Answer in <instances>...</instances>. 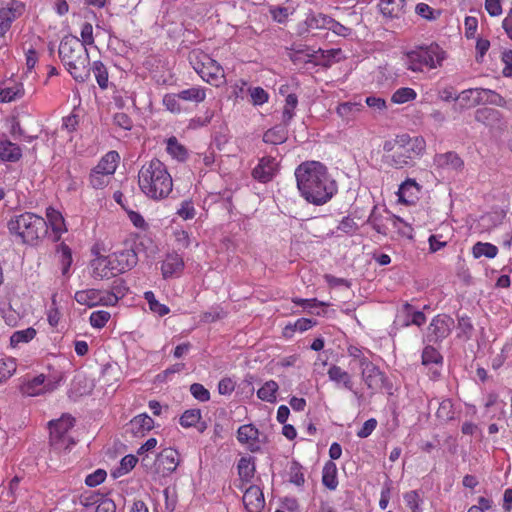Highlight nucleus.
Listing matches in <instances>:
<instances>
[{
  "instance_id": "60",
  "label": "nucleus",
  "mask_w": 512,
  "mask_h": 512,
  "mask_svg": "<svg viewBox=\"0 0 512 512\" xmlns=\"http://www.w3.org/2000/svg\"><path fill=\"white\" fill-rule=\"evenodd\" d=\"M404 500L412 512H419V494L417 491L407 492L404 495Z\"/></svg>"
},
{
  "instance_id": "45",
  "label": "nucleus",
  "mask_w": 512,
  "mask_h": 512,
  "mask_svg": "<svg viewBox=\"0 0 512 512\" xmlns=\"http://www.w3.org/2000/svg\"><path fill=\"white\" fill-rule=\"evenodd\" d=\"M255 472L254 465L247 458H241L238 463V473L241 479L249 481Z\"/></svg>"
},
{
  "instance_id": "58",
  "label": "nucleus",
  "mask_w": 512,
  "mask_h": 512,
  "mask_svg": "<svg viewBox=\"0 0 512 512\" xmlns=\"http://www.w3.org/2000/svg\"><path fill=\"white\" fill-rule=\"evenodd\" d=\"M304 481V475L301 472L298 463L294 462L290 468V482L297 486H301L304 484Z\"/></svg>"
},
{
  "instance_id": "30",
  "label": "nucleus",
  "mask_w": 512,
  "mask_h": 512,
  "mask_svg": "<svg viewBox=\"0 0 512 512\" xmlns=\"http://www.w3.org/2000/svg\"><path fill=\"white\" fill-rule=\"evenodd\" d=\"M24 95V88L21 83H11L0 91V102H11Z\"/></svg>"
},
{
  "instance_id": "20",
  "label": "nucleus",
  "mask_w": 512,
  "mask_h": 512,
  "mask_svg": "<svg viewBox=\"0 0 512 512\" xmlns=\"http://www.w3.org/2000/svg\"><path fill=\"white\" fill-rule=\"evenodd\" d=\"M331 381L337 385H342L345 389L353 391L352 376L340 366L331 365L327 371Z\"/></svg>"
},
{
  "instance_id": "37",
  "label": "nucleus",
  "mask_w": 512,
  "mask_h": 512,
  "mask_svg": "<svg viewBox=\"0 0 512 512\" xmlns=\"http://www.w3.org/2000/svg\"><path fill=\"white\" fill-rule=\"evenodd\" d=\"M47 218L51 224L52 230L56 233L55 241H58L60 233L63 231L64 218L60 212L53 208L47 209Z\"/></svg>"
},
{
  "instance_id": "51",
  "label": "nucleus",
  "mask_w": 512,
  "mask_h": 512,
  "mask_svg": "<svg viewBox=\"0 0 512 512\" xmlns=\"http://www.w3.org/2000/svg\"><path fill=\"white\" fill-rule=\"evenodd\" d=\"M60 251H61L62 273L65 275L68 273L69 268L72 263V253H71V249L63 243L60 245Z\"/></svg>"
},
{
  "instance_id": "27",
  "label": "nucleus",
  "mask_w": 512,
  "mask_h": 512,
  "mask_svg": "<svg viewBox=\"0 0 512 512\" xmlns=\"http://www.w3.org/2000/svg\"><path fill=\"white\" fill-rule=\"evenodd\" d=\"M101 290L98 289H88L77 291L75 293V300L81 304L89 307L97 306L101 303Z\"/></svg>"
},
{
  "instance_id": "9",
  "label": "nucleus",
  "mask_w": 512,
  "mask_h": 512,
  "mask_svg": "<svg viewBox=\"0 0 512 512\" xmlns=\"http://www.w3.org/2000/svg\"><path fill=\"white\" fill-rule=\"evenodd\" d=\"M360 368L362 379L369 389L375 390L382 388L385 376L368 358L360 359Z\"/></svg>"
},
{
  "instance_id": "21",
  "label": "nucleus",
  "mask_w": 512,
  "mask_h": 512,
  "mask_svg": "<svg viewBox=\"0 0 512 512\" xmlns=\"http://www.w3.org/2000/svg\"><path fill=\"white\" fill-rule=\"evenodd\" d=\"M184 268V261L178 254H169L162 263L163 278L172 277L174 274L181 272Z\"/></svg>"
},
{
  "instance_id": "55",
  "label": "nucleus",
  "mask_w": 512,
  "mask_h": 512,
  "mask_svg": "<svg viewBox=\"0 0 512 512\" xmlns=\"http://www.w3.org/2000/svg\"><path fill=\"white\" fill-rule=\"evenodd\" d=\"M110 176L91 171L90 184L95 189H102L109 183Z\"/></svg>"
},
{
  "instance_id": "40",
  "label": "nucleus",
  "mask_w": 512,
  "mask_h": 512,
  "mask_svg": "<svg viewBox=\"0 0 512 512\" xmlns=\"http://www.w3.org/2000/svg\"><path fill=\"white\" fill-rule=\"evenodd\" d=\"M416 96L417 94L412 88L403 87L399 88L393 93L391 100L393 103L403 104L411 100H414Z\"/></svg>"
},
{
  "instance_id": "4",
  "label": "nucleus",
  "mask_w": 512,
  "mask_h": 512,
  "mask_svg": "<svg viewBox=\"0 0 512 512\" xmlns=\"http://www.w3.org/2000/svg\"><path fill=\"white\" fill-rule=\"evenodd\" d=\"M10 234L24 244H34L47 233L48 226L44 218L30 212L13 216L7 223Z\"/></svg>"
},
{
  "instance_id": "43",
  "label": "nucleus",
  "mask_w": 512,
  "mask_h": 512,
  "mask_svg": "<svg viewBox=\"0 0 512 512\" xmlns=\"http://www.w3.org/2000/svg\"><path fill=\"white\" fill-rule=\"evenodd\" d=\"M298 103L297 96L295 94H289L286 97V103L283 110V122L287 125L294 116V109Z\"/></svg>"
},
{
  "instance_id": "64",
  "label": "nucleus",
  "mask_w": 512,
  "mask_h": 512,
  "mask_svg": "<svg viewBox=\"0 0 512 512\" xmlns=\"http://www.w3.org/2000/svg\"><path fill=\"white\" fill-rule=\"evenodd\" d=\"M116 511V505L113 502V500L104 498L101 499L97 506L95 512H115Z\"/></svg>"
},
{
  "instance_id": "33",
  "label": "nucleus",
  "mask_w": 512,
  "mask_h": 512,
  "mask_svg": "<svg viewBox=\"0 0 512 512\" xmlns=\"http://www.w3.org/2000/svg\"><path fill=\"white\" fill-rule=\"evenodd\" d=\"M473 94H476L477 96L475 98H473V101L471 103L472 106H475V105L479 104L481 101H483V97L481 96L482 88L467 89V90L462 91L457 96V101H459V104L462 108H464L468 105V103L471 101Z\"/></svg>"
},
{
  "instance_id": "3",
  "label": "nucleus",
  "mask_w": 512,
  "mask_h": 512,
  "mask_svg": "<svg viewBox=\"0 0 512 512\" xmlns=\"http://www.w3.org/2000/svg\"><path fill=\"white\" fill-rule=\"evenodd\" d=\"M138 185L147 197L159 200L171 193L173 181L165 164L159 159H152L139 170Z\"/></svg>"
},
{
  "instance_id": "28",
  "label": "nucleus",
  "mask_w": 512,
  "mask_h": 512,
  "mask_svg": "<svg viewBox=\"0 0 512 512\" xmlns=\"http://www.w3.org/2000/svg\"><path fill=\"white\" fill-rule=\"evenodd\" d=\"M287 140V129L285 126L277 125L264 133L263 141L265 143L278 145Z\"/></svg>"
},
{
  "instance_id": "25",
  "label": "nucleus",
  "mask_w": 512,
  "mask_h": 512,
  "mask_svg": "<svg viewBox=\"0 0 512 512\" xmlns=\"http://www.w3.org/2000/svg\"><path fill=\"white\" fill-rule=\"evenodd\" d=\"M92 276L95 279H108L110 276L116 275L115 271L110 269L109 257H100L92 261Z\"/></svg>"
},
{
  "instance_id": "54",
  "label": "nucleus",
  "mask_w": 512,
  "mask_h": 512,
  "mask_svg": "<svg viewBox=\"0 0 512 512\" xmlns=\"http://www.w3.org/2000/svg\"><path fill=\"white\" fill-rule=\"evenodd\" d=\"M179 96H178V93L177 94H167L164 96L163 98V104L166 106V108L173 112V113H178L181 111V106H180V103H179Z\"/></svg>"
},
{
  "instance_id": "34",
  "label": "nucleus",
  "mask_w": 512,
  "mask_h": 512,
  "mask_svg": "<svg viewBox=\"0 0 512 512\" xmlns=\"http://www.w3.org/2000/svg\"><path fill=\"white\" fill-rule=\"evenodd\" d=\"M278 384L273 381H267L257 392V396L263 400L270 403H274L276 401V392L278 391Z\"/></svg>"
},
{
  "instance_id": "17",
  "label": "nucleus",
  "mask_w": 512,
  "mask_h": 512,
  "mask_svg": "<svg viewBox=\"0 0 512 512\" xmlns=\"http://www.w3.org/2000/svg\"><path fill=\"white\" fill-rule=\"evenodd\" d=\"M434 163L439 168L455 171L461 170L464 166L463 160L455 152H446L435 155Z\"/></svg>"
},
{
  "instance_id": "5",
  "label": "nucleus",
  "mask_w": 512,
  "mask_h": 512,
  "mask_svg": "<svg viewBox=\"0 0 512 512\" xmlns=\"http://www.w3.org/2000/svg\"><path fill=\"white\" fill-rule=\"evenodd\" d=\"M445 58L444 51L438 44H430L428 46H419L409 51L403 57V63L408 70L413 72H421L424 67L434 69Z\"/></svg>"
},
{
  "instance_id": "1",
  "label": "nucleus",
  "mask_w": 512,
  "mask_h": 512,
  "mask_svg": "<svg viewBox=\"0 0 512 512\" xmlns=\"http://www.w3.org/2000/svg\"><path fill=\"white\" fill-rule=\"evenodd\" d=\"M297 187L301 195L310 203L321 205L332 198L337 186L320 162L307 161L295 170Z\"/></svg>"
},
{
  "instance_id": "32",
  "label": "nucleus",
  "mask_w": 512,
  "mask_h": 512,
  "mask_svg": "<svg viewBox=\"0 0 512 512\" xmlns=\"http://www.w3.org/2000/svg\"><path fill=\"white\" fill-rule=\"evenodd\" d=\"M259 431L252 424L242 425L238 428L237 439L241 443H251L258 440Z\"/></svg>"
},
{
  "instance_id": "29",
  "label": "nucleus",
  "mask_w": 512,
  "mask_h": 512,
  "mask_svg": "<svg viewBox=\"0 0 512 512\" xmlns=\"http://www.w3.org/2000/svg\"><path fill=\"white\" fill-rule=\"evenodd\" d=\"M397 143H404L406 148L413 153L414 158L425 149V140L421 137L410 138L408 135H401L397 137Z\"/></svg>"
},
{
  "instance_id": "57",
  "label": "nucleus",
  "mask_w": 512,
  "mask_h": 512,
  "mask_svg": "<svg viewBox=\"0 0 512 512\" xmlns=\"http://www.w3.org/2000/svg\"><path fill=\"white\" fill-rule=\"evenodd\" d=\"M106 475L107 474L104 470L98 469L94 473L89 474L86 477L85 483L89 487H95V486L101 484L102 482H104V480L106 479Z\"/></svg>"
},
{
  "instance_id": "15",
  "label": "nucleus",
  "mask_w": 512,
  "mask_h": 512,
  "mask_svg": "<svg viewBox=\"0 0 512 512\" xmlns=\"http://www.w3.org/2000/svg\"><path fill=\"white\" fill-rule=\"evenodd\" d=\"M243 504L247 511L259 512L265 505L262 490L256 485L247 488L243 495Z\"/></svg>"
},
{
  "instance_id": "23",
  "label": "nucleus",
  "mask_w": 512,
  "mask_h": 512,
  "mask_svg": "<svg viewBox=\"0 0 512 512\" xmlns=\"http://www.w3.org/2000/svg\"><path fill=\"white\" fill-rule=\"evenodd\" d=\"M22 156L20 147L9 140H0V159L7 162H17Z\"/></svg>"
},
{
  "instance_id": "7",
  "label": "nucleus",
  "mask_w": 512,
  "mask_h": 512,
  "mask_svg": "<svg viewBox=\"0 0 512 512\" xmlns=\"http://www.w3.org/2000/svg\"><path fill=\"white\" fill-rule=\"evenodd\" d=\"M75 419L70 415H63L57 420L49 422V443L56 451L67 450L75 444L73 437L69 435L70 429L74 426Z\"/></svg>"
},
{
  "instance_id": "42",
  "label": "nucleus",
  "mask_w": 512,
  "mask_h": 512,
  "mask_svg": "<svg viewBox=\"0 0 512 512\" xmlns=\"http://www.w3.org/2000/svg\"><path fill=\"white\" fill-rule=\"evenodd\" d=\"M323 485L326 486L330 490H335L338 481L336 478V468L333 463H331V467L325 466L323 470V477H322Z\"/></svg>"
},
{
  "instance_id": "8",
  "label": "nucleus",
  "mask_w": 512,
  "mask_h": 512,
  "mask_svg": "<svg viewBox=\"0 0 512 512\" xmlns=\"http://www.w3.org/2000/svg\"><path fill=\"white\" fill-rule=\"evenodd\" d=\"M108 257L110 260V269L115 271L116 274L124 273L132 269L138 262L137 254L133 249H124Z\"/></svg>"
},
{
  "instance_id": "24",
  "label": "nucleus",
  "mask_w": 512,
  "mask_h": 512,
  "mask_svg": "<svg viewBox=\"0 0 512 512\" xmlns=\"http://www.w3.org/2000/svg\"><path fill=\"white\" fill-rule=\"evenodd\" d=\"M475 120L486 126L494 127L500 122L501 114L496 109L484 107L476 110Z\"/></svg>"
},
{
  "instance_id": "61",
  "label": "nucleus",
  "mask_w": 512,
  "mask_h": 512,
  "mask_svg": "<svg viewBox=\"0 0 512 512\" xmlns=\"http://www.w3.org/2000/svg\"><path fill=\"white\" fill-rule=\"evenodd\" d=\"M114 123L124 130H130L132 128L131 118L123 112H119L114 115Z\"/></svg>"
},
{
  "instance_id": "14",
  "label": "nucleus",
  "mask_w": 512,
  "mask_h": 512,
  "mask_svg": "<svg viewBox=\"0 0 512 512\" xmlns=\"http://www.w3.org/2000/svg\"><path fill=\"white\" fill-rule=\"evenodd\" d=\"M55 388V384L51 381L46 382V378L43 374H40L21 386L23 394L28 396H36L41 393L52 391Z\"/></svg>"
},
{
  "instance_id": "62",
  "label": "nucleus",
  "mask_w": 512,
  "mask_h": 512,
  "mask_svg": "<svg viewBox=\"0 0 512 512\" xmlns=\"http://www.w3.org/2000/svg\"><path fill=\"white\" fill-rule=\"evenodd\" d=\"M138 459L134 455H126L122 458L120 462L119 471L121 474L128 473L131 469H133L137 463Z\"/></svg>"
},
{
  "instance_id": "18",
  "label": "nucleus",
  "mask_w": 512,
  "mask_h": 512,
  "mask_svg": "<svg viewBox=\"0 0 512 512\" xmlns=\"http://www.w3.org/2000/svg\"><path fill=\"white\" fill-rule=\"evenodd\" d=\"M379 7L384 17L400 18L405 13V0H381Z\"/></svg>"
},
{
  "instance_id": "2",
  "label": "nucleus",
  "mask_w": 512,
  "mask_h": 512,
  "mask_svg": "<svg viewBox=\"0 0 512 512\" xmlns=\"http://www.w3.org/2000/svg\"><path fill=\"white\" fill-rule=\"evenodd\" d=\"M59 57L76 82L83 83L90 77V58L87 47L76 36L63 37L58 49Z\"/></svg>"
},
{
  "instance_id": "12",
  "label": "nucleus",
  "mask_w": 512,
  "mask_h": 512,
  "mask_svg": "<svg viewBox=\"0 0 512 512\" xmlns=\"http://www.w3.org/2000/svg\"><path fill=\"white\" fill-rule=\"evenodd\" d=\"M391 149H394V152L386 157L387 163L396 169L410 165L414 159L413 153L406 148L404 143H397V138Z\"/></svg>"
},
{
  "instance_id": "47",
  "label": "nucleus",
  "mask_w": 512,
  "mask_h": 512,
  "mask_svg": "<svg viewBox=\"0 0 512 512\" xmlns=\"http://www.w3.org/2000/svg\"><path fill=\"white\" fill-rule=\"evenodd\" d=\"M315 324H316V322L311 320V319L301 318V319H298L294 323V325H287L284 328V334L285 335H289V332H293L295 330L306 331V330H308L309 328H311Z\"/></svg>"
},
{
  "instance_id": "10",
  "label": "nucleus",
  "mask_w": 512,
  "mask_h": 512,
  "mask_svg": "<svg viewBox=\"0 0 512 512\" xmlns=\"http://www.w3.org/2000/svg\"><path fill=\"white\" fill-rule=\"evenodd\" d=\"M454 325V320L448 315H437L428 327V339L437 342L446 338Z\"/></svg>"
},
{
  "instance_id": "52",
  "label": "nucleus",
  "mask_w": 512,
  "mask_h": 512,
  "mask_svg": "<svg viewBox=\"0 0 512 512\" xmlns=\"http://www.w3.org/2000/svg\"><path fill=\"white\" fill-rule=\"evenodd\" d=\"M458 329L460 330V333L458 334L459 337L464 335L467 339H469L473 331V325L470 321V318L467 316H459Z\"/></svg>"
},
{
  "instance_id": "50",
  "label": "nucleus",
  "mask_w": 512,
  "mask_h": 512,
  "mask_svg": "<svg viewBox=\"0 0 512 512\" xmlns=\"http://www.w3.org/2000/svg\"><path fill=\"white\" fill-rule=\"evenodd\" d=\"M482 94L486 95V99L484 101L489 104L499 107H504L506 105L505 99L493 90L482 88Z\"/></svg>"
},
{
  "instance_id": "11",
  "label": "nucleus",
  "mask_w": 512,
  "mask_h": 512,
  "mask_svg": "<svg viewBox=\"0 0 512 512\" xmlns=\"http://www.w3.org/2000/svg\"><path fill=\"white\" fill-rule=\"evenodd\" d=\"M24 4L19 1H10L6 7L0 8V37L3 36L11 26V23L22 15Z\"/></svg>"
},
{
  "instance_id": "35",
  "label": "nucleus",
  "mask_w": 512,
  "mask_h": 512,
  "mask_svg": "<svg viewBox=\"0 0 512 512\" xmlns=\"http://www.w3.org/2000/svg\"><path fill=\"white\" fill-rule=\"evenodd\" d=\"M167 152L179 161H184L188 155L187 149L174 136L167 140Z\"/></svg>"
},
{
  "instance_id": "39",
  "label": "nucleus",
  "mask_w": 512,
  "mask_h": 512,
  "mask_svg": "<svg viewBox=\"0 0 512 512\" xmlns=\"http://www.w3.org/2000/svg\"><path fill=\"white\" fill-rule=\"evenodd\" d=\"M36 335V330L32 327L27 328L25 330H19L12 334L10 337V343L13 347L17 346L19 343H26L32 340Z\"/></svg>"
},
{
  "instance_id": "36",
  "label": "nucleus",
  "mask_w": 512,
  "mask_h": 512,
  "mask_svg": "<svg viewBox=\"0 0 512 512\" xmlns=\"http://www.w3.org/2000/svg\"><path fill=\"white\" fill-rule=\"evenodd\" d=\"M472 253L475 258L482 256L494 258L498 253V248L491 243L477 242L472 248Z\"/></svg>"
},
{
  "instance_id": "56",
  "label": "nucleus",
  "mask_w": 512,
  "mask_h": 512,
  "mask_svg": "<svg viewBox=\"0 0 512 512\" xmlns=\"http://www.w3.org/2000/svg\"><path fill=\"white\" fill-rule=\"evenodd\" d=\"M190 392L199 401L205 402L210 398L209 391L199 383H194L190 386Z\"/></svg>"
},
{
  "instance_id": "22",
  "label": "nucleus",
  "mask_w": 512,
  "mask_h": 512,
  "mask_svg": "<svg viewBox=\"0 0 512 512\" xmlns=\"http://www.w3.org/2000/svg\"><path fill=\"white\" fill-rule=\"evenodd\" d=\"M118 159V153L116 151H110L99 161L93 171L111 176L117 168Z\"/></svg>"
},
{
  "instance_id": "6",
  "label": "nucleus",
  "mask_w": 512,
  "mask_h": 512,
  "mask_svg": "<svg viewBox=\"0 0 512 512\" xmlns=\"http://www.w3.org/2000/svg\"><path fill=\"white\" fill-rule=\"evenodd\" d=\"M189 62L204 81L216 87L225 83L223 68L206 53L199 50L191 51Z\"/></svg>"
},
{
  "instance_id": "38",
  "label": "nucleus",
  "mask_w": 512,
  "mask_h": 512,
  "mask_svg": "<svg viewBox=\"0 0 512 512\" xmlns=\"http://www.w3.org/2000/svg\"><path fill=\"white\" fill-rule=\"evenodd\" d=\"M178 96L181 100L199 103V102H202L205 100L206 93H205V90L202 88L192 87V88L180 91L178 93Z\"/></svg>"
},
{
  "instance_id": "16",
  "label": "nucleus",
  "mask_w": 512,
  "mask_h": 512,
  "mask_svg": "<svg viewBox=\"0 0 512 512\" xmlns=\"http://www.w3.org/2000/svg\"><path fill=\"white\" fill-rule=\"evenodd\" d=\"M179 455L175 449L165 448L156 458V464L163 473H172L179 464Z\"/></svg>"
},
{
  "instance_id": "19",
  "label": "nucleus",
  "mask_w": 512,
  "mask_h": 512,
  "mask_svg": "<svg viewBox=\"0 0 512 512\" xmlns=\"http://www.w3.org/2000/svg\"><path fill=\"white\" fill-rule=\"evenodd\" d=\"M364 109L360 102L347 101L340 103L336 108L338 116L346 123L355 120L356 116Z\"/></svg>"
},
{
  "instance_id": "53",
  "label": "nucleus",
  "mask_w": 512,
  "mask_h": 512,
  "mask_svg": "<svg viewBox=\"0 0 512 512\" xmlns=\"http://www.w3.org/2000/svg\"><path fill=\"white\" fill-rule=\"evenodd\" d=\"M251 101L254 105H262L268 100L267 92L261 87L249 89Z\"/></svg>"
},
{
  "instance_id": "46",
  "label": "nucleus",
  "mask_w": 512,
  "mask_h": 512,
  "mask_svg": "<svg viewBox=\"0 0 512 512\" xmlns=\"http://www.w3.org/2000/svg\"><path fill=\"white\" fill-rule=\"evenodd\" d=\"M14 359H0V382L10 378L16 371Z\"/></svg>"
},
{
  "instance_id": "26",
  "label": "nucleus",
  "mask_w": 512,
  "mask_h": 512,
  "mask_svg": "<svg viewBox=\"0 0 512 512\" xmlns=\"http://www.w3.org/2000/svg\"><path fill=\"white\" fill-rule=\"evenodd\" d=\"M154 421L147 414H140L134 417L129 423V429L134 435H143L144 432L153 428Z\"/></svg>"
},
{
  "instance_id": "49",
  "label": "nucleus",
  "mask_w": 512,
  "mask_h": 512,
  "mask_svg": "<svg viewBox=\"0 0 512 512\" xmlns=\"http://www.w3.org/2000/svg\"><path fill=\"white\" fill-rule=\"evenodd\" d=\"M110 319V313L107 311H95L90 316V323L95 328H102Z\"/></svg>"
},
{
  "instance_id": "59",
  "label": "nucleus",
  "mask_w": 512,
  "mask_h": 512,
  "mask_svg": "<svg viewBox=\"0 0 512 512\" xmlns=\"http://www.w3.org/2000/svg\"><path fill=\"white\" fill-rule=\"evenodd\" d=\"M81 37H82V40H80V41H81V43L85 44V47L87 45H92L94 43L93 27H92V25L90 23L85 22L82 25Z\"/></svg>"
},
{
  "instance_id": "31",
  "label": "nucleus",
  "mask_w": 512,
  "mask_h": 512,
  "mask_svg": "<svg viewBox=\"0 0 512 512\" xmlns=\"http://www.w3.org/2000/svg\"><path fill=\"white\" fill-rule=\"evenodd\" d=\"M91 71L93 72L99 87L103 90L107 89L109 85V75L105 65L101 61H94L92 66H90V72Z\"/></svg>"
},
{
  "instance_id": "44",
  "label": "nucleus",
  "mask_w": 512,
  "mask_h": 512,
  "mask_svg": "<svg viewBox=\"0 0 512 512\" xmlns=\"http://www.w3.org/2000/svg\"><path fill=\"white\" fill-rule=\"evenodd\" d=\"M329 23H332V18L324 14L312 15L306 20L307 26L311 29L328 28Z\"/></svg>"
},
{
  "instance_id": "41",
  "label": "nucleus",
  "mask_w": 512,
  "mask_h": 512,
  "mask_svg": "<svg viewBox=\"0 0 512 512\" xmlns=\"http://www.w3.org/2000/svg\"><path fill=\"white\" fill-rule=\"evenodd\" d=\"M201 419L200 409L186 410L180 417V424L185 428L196 426Z\"/></svg>"
},
{
  "instance_id": "48",
  "label": "nucleus",
  "mask_w": 512,
  "mask_h": 512,
  "mask_svg": "<svg viewBox=\"0 0 512 512\" xmlns=\"http://www.w3.org/2000/svg\"><path fill=\"white\" fill-rule=\"evenodd\" d=\"M442 360L440 353L433 347L427 346L422 353V363L428 365L431 363H439Z\"/></svg>"
},
{
  "instance_id": "13",
  "label": "nucleus",
  "mask_w": 512,
  "mask_h": 512,
  "mask_svg": "<svg viewBox=\"0 0 512 512\" xmlns=\"http://www.w3.org/2000/svg\"><path fill=\"white\" fill-rule=\"evenodd\" d=\"M277 169V162L271 156L260 159L258 165L253 169L252 176L254 179L266 183L272 180Z\"/></svg>"
},
{
  "instance_id": "63",
  "label": "nucleus",
  "mask_w": 512,
  "mask_h": 512,
  "mask_svg": "<svg viewBox=\"0 0 512 512\" xmlns=\"http://www.w3.org/2000/svg\"><path fill=\"white\" fill-rule=\"evenodd\" d=\"M502 62L505 64V67L503 68V75L505 77H511L512 76V50H505L502 53Z\"/></svg>"
}]
</instances>
